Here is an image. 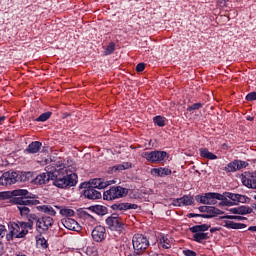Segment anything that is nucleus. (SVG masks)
<instances>
[{"mask_svg": "<svg viewBox=\"0 0 256 256\" xmlns=\"http://www.w3.org/2000/svg\"><path fill=\"white\" fill-rule=\"evenodd\" d=\"M77 174L73 173L65 164L49 165L46 167V173L39 174L34 179L36 185H45L48 181H53V185L59 189L75 187L77 185Z\"/></svg>", "mask_w": 256, "mask_h": 256, "instance_id": "1", "label": "nucleus"}, {"mask_svg": "<svg viewBox=\"0 0 256 256\" xmlns=\"http://www.w3.org/2000/svg\"><path fill=\"white\" fill-rule=\"evenodd\" d=\"M195 200L202 205H217L218 201H222L220 205H237L239 203V194L224 192L223 194L208 192L204 196L197 195Z\"/></svg>", "mask_w": 256, "mask_h": 256, "instance_id": "2", "label": "nucleus"}, {"mask_svg": "<svg viewBox=\"0 0 256 256\" xmlns=\"http://www.w3.org/2000/svg\"><path fill=\"white\" fill-rule=\"evenodd\" d=\"M13 197L15 198V203L18 205V211H20L21 217L27 219L31 214V209L27 205H39L41 203L35 194L29 193L25 189H18L12 191Z\"/></svg>", "mask_w": 256, "mask_h": 256, "instance_id": "3", "label": "nucleus"}, {"mask_svg": "<svg viewBox=\"0 0 256 256\" xmlns=\"http://www.w3.org/2000/svg\"><path fill=\"white\" fill-rule=\"evenodd\" d=\"M31 179V172H15L8 171L4 172L0 177V185L4 187H9L10 185H15V183H25Z\"/></svg>", "mask_w": 256, "mask_h": 256, "instance_id": "4", "label": "nucleus"}, {"mask_svg": "<svg viewBox=\"0 0 256 256\" xmlns=\"http://www.w3.org/2000/svg\"><path fill=\"white\" fill-rule=\"evenodd\" d=\"M10 232L6 235L7 241H13V239H25L29 230H31V224L27 222H12L9 225Z\"/></svg>", "mask_w": 256, "mask_h": 256, "instance_id": "5", "label": "nucleus"}, {"mask_svg": "<svg viewBox=\"0 0 256 256\" xmlns=\"http://www.w3.org/2000/svg\"><path fill=\"white\" fill-rule=\"evenodd\" d=\"M105 223L108 229L116 233V235L125 233V223L123 222V219L119 217V214H112L106 218Z\"/></svg>", "mask_w": 256, "mask_h": 256, "instance_id": "6", "label": "nucleus"}, {"mask_svg": "<svg viewBox=\"0 0 256 256\" xmlns=\"http://www.w3.org/2000/svg\"><path fill=\"white\" fill-rule=\"evenodd\" d=\"M132 245L134 253L136 255H141V253H145V251L149 249V238L143 234H136L132 238Z\"/></svg>", "mask_w": 256, "mask_h": 256, "instance_id": "7", "label": "nucleus"}, {"mask_svg": "<svg viewBox=\"0 0 256 256\" xmlns=\"http://www.w3.org/2000/svg\"><path fill=\"white\" fill-rule=\"evenodd\" d=\"M210 227L211 225L209 224H201L191 227V233H195L193 235L194 241L197 243H203V241H207V239H209V233H205V231H209Z\"/></svg>", "mask_w": 256, "mask_h": 256, "instance_id": "8", "label": "nucleus"}, {"mask_svg": "<svg viewBox=\"0 0 256 256\" xmlns=\"http://www.w3.org/2000/svg\"><path fill=\"white\" fill-rule=\"evenodd\" d=\"M127 193H129V190H127V188L116 186L105 191L103 193V199H105L106 201H113V199H121V197H125Z\"/></svg>", "mask_w": 256, "mask_h": 256, "instance_id": "9", "label": "nucleus"}, {"mask_svg": "<svg viewBox=\"0 0 256 256\" xmlns=\"http://www.w3.org/2000/svg\"><path fill=\"white\" fill-rule=\"evenodd\" d=\"M143 159H146L149 163H165L167 160V152L165 151H151V152H143Z\"/></svg>", "mask_w": 256, "mask_h": 256, "instance_id": "10", "label": "nucleus"}, {"mask_svg": "<svg viewBox=\"0 0 256 256\" xmlns=\"http://www.w3.org/2000/svg\"><path fill=\"white\" fill-rule=\"evenodd\" d=\"M55 220L51 216L43 215L36 224L38 233H46L48 229L53 227Z\"/></svg>", "mask_w": 256, "mask_h": 256, "instance_id": "11", "label": "nucleus"}, {"mask_svg": "<svg viewBox=\"0 0 256 256\" xmlns=\"http://www.w3.org/2000/svg\"><path fill=\"white\" fill-rule=\"evenodd\" d=\"M247 165H249V163H247L245 161L234 160L225 166L224 171H226V173H235V171L245 169V167H247Z\"/></svg>", "mask_w": 256, "mask_h": 256, "instance_id": "12", "label": "nucleus"}, {"mask_svg": "<svg viewBox=\"0 0 256 256\" xmlns=\"http://www.w3.org/2000/svg\"><path fill=\"white\" fill-rule=\"evenodd\" d=\"M242 183L248 189H256V173L245 172L242 175Z\"/></svg>", "mask_w": 256, "mask_h": 256, "instance_id": "13", "label": "nucleus"}, {"mask_svg": "<svg viewBox=\"0 0 256 256\" xmlns=\"http://www.w3.org/2000/svg\"><path fill=\"white\" fill-rule=\"evenodd\" d=\"M113 184H115L114 180L105 181V179L102 178H94L89 182L90 187H92L93 189H105L109 187V185Z\"/></svg>", "mask_w": 256, "mask_h": 256, "instance_id": "14", "label": "nucleus"}, {"mask_svg": "<svg viewBox=\"0 0 256 256\" xmlns=\"http://www.w3.org/2000/svg\"><path fill=\"white\" fill-rule=\"evenodd\" d=\"M172 205L174 207H183V205L187 207L189 205H193V196H183L181 198L174 199L172 201Z\"/></svg>", "mask_w": 256, "mask_h": 256, "instance_id": "15", "label": "nucleus"}, {"mask_svg": "<svg viewBox=\"0 0 256 256\" xmlns=\"http://www.w3.org/2000/svg\"><path fill=\"white\" fill-rule=\"evenodd\" d=\"M105 227L103 226H96L93 230H92V239H94L96 241V243H101V241H103V239H105Z\"/></svg>", "mask_w": 256, "mask_h": 256, "instance_id": "16", "label": "nucleus"}, {"mask_svg": "<svg viewBox=\"0 0 256 256\" xmlns=\"http://www.w3.org/2000/svg\"><path fill=\"white\" fill-rule=\"evenodd\" d=\"M62 223L66 229H69V231H78L81 229L79 223L73 218H65L62 220Z\"/></svg>", "mask_w": 256, "mask_h": 256, "instance_id": "17", "label": "nucleus"}, {"mask_svg": "<svg viewBox=\"0 0 256 256\" xmlns=\"http://www.w3.org/2000/svg\"><path fill=\"white\" fill-rule=\"evenodd\" d=\"M206 213H209L210 215L208 214H190L191 217H203L204 219H210V217H215L217 215H221V210L215 208V207H211V209L209 210H206Z\"/></svg>", "mask_w": 256, "mask_h": 256, "instance_id": "18", "label": "nucleus"}, {"mask_svg": "<svg viewBox=\"0 0 256 256\" xmlns=\"http://www.w3.org/2000/svg\"><path fill=\"white\" fill-rule=\"evenodd\" d=\"M84 196L87 197V199H92V200L101 199V192L89 186L88 189L84 191Z\"/></svg>", "mask_w": 256, "mask_h": 256, "instance_id": "19", "label": "nucleus"}, {"mask_svg": "<svg viewBox=\"0 0 256 256\" xmlns=\"http://www.w3.org/2000/svg\"><path fill=\"white\" fill-rule=\"evenodd\" d=\"M41 147H43V144L41 142L34 141L28 145L25 152L35 155V153H39V151L41 150Z\"/></svg>", "mask_w": 256, "mask_h": 256, "instance_id": "20", "label": "nucleus"}, {"mask_svg": "<svg viewBox=\"0 0 256 256\" xmlns=\"http://www.w3.org/2000/svg\"><path fill=\"white\" fill-rule=\"evenodd\" d=\"M38 211H41V213H44L48 217H55L57 215V211H55V208H53L51 205H42L37 207Z\"/></svg>", "mask_w": 256, "mask_h": 256, "instance_id": "21", "label": "nucleus"}, {"mask_svg": "<svg viewBox=\"0 0 256 256\" xmlns=\"http://www.w3.org/2000/svg\"><path fill=\"white\" fill-rule=\"evenodd\" d=\"M172 171L169 168H153L151 169V175H157V177H167L171 175Z\"/></svg>", "mask_w": 256, "mask_h": 256, "instance_id": "22", "label": "nucleus"}, {"mask_svg": "<svg viewBox=\"0 0 256 256\" xmlns=\"http://www.w3.org/2000/svg\"><path fill=\"white\" fill-rule=\"evenodd\" d=\"M223 223V227L226 229H245L247 227L244 223H235L231 220H225Z\"/></svg>", "mask_w": 256, "mask_h": 256, "instance_id": "23", "label": "nucleus"}, {"mask_svg": "<svg viewBox=\"0 0 256 256\" xmlns=\"http://www.w3.org/2000/svg\"><path fill=\"white\" fill-rule=\"evenodd\" d=\"M112 208L116 209L117 211H127L129 209H137V204H131V203L114 204Z\"/></svg>", "mask_w": 256, "mask_h": 256, "instance_id": "24", "label": "nucleus"}, {"mask_svg": "<svg viewBox=\"0 0 256 256\" xmlns=\"http://www.w3.org/2000/svg\"><path fill=\"white\" fill-rule=\"evenodd\" d=\"M173 243V240L169 236H162L160 238L159 245L162 249H171V244Z\"/></svg>", "mask_w": 256, "mask_h": 256, "instance_id": "25", "label": "nucleus"}, {"mask_svg": "<svg viewBox=\"0 0 256 256\" xmlns=\"http://www.w3.org/2000/svg\"><path fill=\"white\" fill-rule=\"evenodd\" d=\"M200 155L201 157H204V159H210L211 161L217 159V155L210 152L207 148H201Z\"/></svg>", "mask_w": 256, "mask_h": 256, "instance_id": "26", "label": "nucleus"}, {"mask_svg": "<svg viewBox=\"0 0 256 256\" xmlns=\"http://www.w3.org/2000/svg\"><path fill=\"white\" fill-rule=\"evenodd\" d=\"M127 169H131V163L129 162H124L122 164H118L112 167V171L114 173H117V171H125Z\"/></svg>", "mask_w": 256, "mask_h": 256, "instance_id": "27", "label": "nucleus"}, {"mask_svg": "<svg viewBox=\"0 0 256 256\" xmlns=\"http://www.w3.org/2000/svg\"><path fill=\"white\" fill-rule=\"evenodd\" d=\"M55 209L60 210V215H62V217H73V215H75V211H73L72 209L69 208H61L59 206H54Z\"/></svg>", "mask_w": 256, "mask_h": 256, "instance_id": "28", "label": "nucleus"}, {"mask_svg": "<svg viewBox=\"0 0 256 256\" xmlns=\"http://www.w3.org/2000/svg\"><path fill=\"white\" fill-rule=\"evenodd\" d=\"M91 210L96 213V215H107V207L101 206V205H96L92 206Z\"/></svg>", "mask_w": 256, "mask_h": 256, "instance_id": "29", "label": "nucleus"}, {"mask_svg": "<svg viewBox=\"0 0 256 256\" xmlns=\"http://www.w3.org/2000/svg\"><path fill=\"white\" fill-rule=\"evenodd\" d=\"M250 213H253V208L249 206L238 207V215H250Z\"/></svg>", "mask_w": 256, "mask_h": 256, "instance_id": "30", "label": "nucleus"}, {"mask_svg": "<svg viewBox=\"0 0 256 256\" xmlns=\"http://www.w3.org/2000/svg\"><path fill=\"white\" fill-rule=\"evenodd\" d=\"M26 219H28V222H26V225H31V229H33V223H39V217H37V214H30Z\"/></svg>", "mask_w": 256, "mask_h": 256, "instance_id": "31", "label": "nucleus"}, {"mask_svg": "<svg viewBox=\"0 0 256 256\" xmlns=\"http://www.w3.org/2000/svg\"><path fill=\"white\" fill-rule=\"evenodd\" d=\"M51 115H53V113L45 112V113L41 114L38 118H36L35 121L45 123V121H47L48 119L51 118Z\"/></svg>", "mask_w": 256, "mask_h": 256, "instance_id": "32", "label": "nucleus"}, {"mask_svg": "<svg viewBox=\"0 0 256 256\" xmlns=\"http://www.w3.org/2000/svg\"><path fill=\"white\" fill-rule=\"evenodd\" d=\"M166 121H167V119L165 117H162V116L154 117V123H155V125H158V127H165Z\"/></svg>", "mask_w": 256, "mask_h": 256, "instance_id": "33", "label": "nucleus"}, {"mask_svg": "<svg viewBox=\"0 0 256 256\" xmlns=\"http://www.w3.org/2000/svg\"><path fill=\"white\" fill-rule=\"evenodd\" d=\"M85 253L88 256H98L97 248L95 246H88Z\"/></svg>", "mask_w": 256, "mask_h": 256, "instance_id": "34", "label": "nucleus"}, {"mask_svg": "<svg viewBox=\"0 0 256 256\" xmlns=\"http://www.w3.org/2000/svg\"><path fill=\"white\" fill-rule=\"evenodd\" d=\"M222 219H235L236 221H245V217L243 216H235V215H225L222 216Z\"/></svg>", "mask_w": 256, "mask_h": 256, "instance_id": "35", "label": "nucleus"}, {"mask_svg": "<svg viewBox=\"0 0 256 256\" xmlns=\"http://www.w3.org/2000/svg\"><path fill=\"white\" fill-rule=\"evenodd\" d=\"M203 107V104L201 102L194 103L191 106L187 108V111H197Z\"/></svg>", "mask_w": 256, "mask_h": 256, "instance_id": "36", "label": "nucleus"}, {"mask_svg": "<svg viewBox=\"0 0 256 256\" xmlns=\"http://www.w3.org/2000/svg\"><path fill=\"white\" fill-rule=\"evenodd\" d=\"M115 51V44L114 43H110L106 50H105V55H111L113 52Z\"/></svg>", "mask_w": 256, "mask_h": 256, "instance_id": "37", "label": "nucleus"}, {"mask_svg": "<svg viewBox=\"0 0 256 256\" xmlns=\"http://www.w3.org/2000/svg\"><path fill=\"white\" fill-rule=\"evenodd\" d=\"M249 197L245 195L238 194V203H249Z\"/></svg>", "mask_w": 256, "mask_h": 256, "instance_id": "38", "label": "nucleus"}, {"mask_svg": "<svg viewBox=\"0 0 256 256\" xmlns=\"http://www.w3.org/2000/svg\"><path fill=\"white\" fill-rule=\"evenodd\" d=\"M256 100V92H251L246 96V101H255Z\"/></svg>", "mask_w": 256, "mask_h": 256, "instance_id": "39", "label": "nucleus"}, {"mask_svg": "<svg viewBox=\"0 0 256 256\" xmlns=\"http://www.w3.org/2000/svg\"><path fill=\"white\" fill-rule=\"evenodd\" d=\"M183 255H185V256H197V252L187 249V250H183Z\"/></svg>", "mask_w": 256, "mask_h": 256, "instance_id": "40", "label": "nucleus"}, {"mask_svg": "<svg viewBox=\"0 0 256 256\" xmlns=\"http://www.w3.org/2000/svg\"><path fill=\"white\" fill-rule=\"evenodd\" d=\"M136 71L138 73H141L142 71H145V63H139L137 66H136Z\"/></svg>", "mask_w": 256, "mask_h": 256, "instance_id": "41", "label": "nucleus"}, {"mask_svg": "<svg viewBox=\"0 0 256 256\" xmlns=\"http://www.w3.org/2000/svg\"><path fill=\"white\" fill-rule=\"evenodd\" d=\"M209 209H212L211 206H200L199 207V212L200 213H207V211H209Z\"/></svg>", "mask_w": 256, "mask_h": 256, "instance_id": "42", "label": "nucleus"}, {"mask_svg": "<svg viewBox=\"0 0 256 256\" xmlns=\"http://www.w3.org/2000/svg\"><path fill=\"white\" fill-rule=\"evenodd\" d=\"M6 232H7V229H5V226L0 225V239H3V237H5Z\"/></svg>", "mask_w": 256, "mask_h": 256, "instance_id": "43", "label": "nucleus"}, {"mask_svg": "<svg viewBox=\"0 0 256 256\" xmlns=\"http://www.w3.org/2000/svg\"><path fill=\"white\" fill-rule=\"evenodd\" d=\"M9 199V193L7 192H0V200Z\"/></svg>", "mask_w": 256, "mask_h": 256, "instance_id": "44", "label": "nucleus"}, {"mask_svg": "<svg viewBox=\"0 0 256 256\" xmlns=\"http://www.w3.org/2000/svg\"><path fill=\"white\" fill-rule=\"evenodd\" d=\"M230 213H233V215H239V207L231 208Z\"/></svg>", "mask_w": 256, "mask_h": 256, "instance_id": "45", "label": "nucleus"}, {"mask_svg": "<svg viewBox=\"0 0 256 256\" xmlns=\"http://www.w3.org/2000/svg\"><path fill=\"white\" fill-rule=\"evenodd\" d=\"M218 3L220 5V7H227V1H225V0H219Z\"/></svg>", "mask_w": 256, "mask_h": 256, "instance_id": "46", "label": "nucleus"}, {"mask_svg": "<svg viewBox=\"0 0 256 256\" xmlns=\"http://www.w3.org/2000/svg\"><path fill=\"white\" fill-rule=\"evenodd\" d=\"M38 243H40V245H42V247H47V240H38Z\"/></svg>", "mask_w": 256, "mask_h": 256, "instance_id": "47", "label": "nucleus"}, {"mask_svg": "<svg viewBox=\"0 0 256 256\" xmlns=\"http://www.w3.org/2000/svg\"><path fill=\"white\" fill-rule=\"evenodd\" d=\"M4 253V246L3 243L0 242V255H3Z\"/></svg>", "mask_w": 256, "mask_h": 256, "instance_id": "48", "label": "nucleus"}, {"mask_svg": "<svg viewBox=\"0 0 256 256\" xmlns=\"http://www.w3.org/2000/svg\"><path fill=\"white\" fill-rule=\"evenodd\" d=\"M248 231H253V232L256 233V226H250V227L248 228Z\"/></svg>", "mask_w": 256, "mask_h": 256, "instance_id": "49", "label": "nucleus"}, {"mask_svg": "<svg viewBox=\"0 0 256 256\" xmlns=\"http://www.w3.org/2000/svg\"><path fill=\"white\" fill-rule=\"evenodd\" d=\"M3 121H5V116L0 117V125L3 123Z\"/></svg>", "mask_w": 256, "mask_h": 256, "instance_id": "50", "label": "nucleus"}, {"mask_svg": "<svg viewBox=\"0 0 256 256\" xmlns=\"http://www.w3.org/2000/svg\"><path fill=\"white\" fill-rule=\"evenodd\" d=\"M246 119H247V121H253V117H251V116H247Z\"/></svg>", "mask_w": 256, "mask_h": 256, "instance_id": "51", "label": "nucleus"}, {"mask_svg": "<svg viewBox=\"0 0 256 256\" xmlns=\"http://www.w3.org/2000/svg\"><path fill=\"white\" fill-rule=\"evenodd\" d=\"M16 256H27V255H25L23 253H18V254H16Z\"/></svg>", "mask_w": 256, "mask_h": 256, "instance_id": "52", "label": "nucleus"}, {"mask_svg": "<svg viewBox=\"0 0 256 256\" xmlns=\"http://www.w3.org/2000/svg\"><path fill=\"white\" fill-rule=\"evenodd\" d=\"M252 208H253V209H256V204H253V205H252Z\"/></svg>", "mask_w": 256, "mask_h": 256, "instance_id": "53", "label": "nucleus"}, {"mask_svg": "<svg viewBox=\"0 0 256 256\" xmlns=\"http://www.w3.org/2000/svg\"><path fill=\"white\" fill-rule=\"evenodd\" d=\"M254 199L256 200V195L254 196Z\"/></svg>", "mask_w": 256, "mask_h": 256, "instance_id": "54", "label": "nucleus"}]
</instances>
